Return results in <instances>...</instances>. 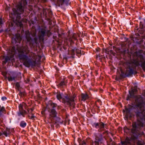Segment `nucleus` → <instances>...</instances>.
Here are the masks:
<instances>
[{
  "mask_svg": "<svg viewBox=\"0 0 145 145\" xmlns=\"http://www.w3.org/2000/svg\"><path fill=\"white\" fill-rule=\"evenodd\" d=\"M135 99L137 108L138 110L136 114L137 118V121L133 123V128L131 131L133 134L131 137H127L125 140L121 141V145H131L133 144L137 145H144V141L142 139L139 140L141 136L143 135V132H141L139 130L143 127L145 123V107L144 106L143 99L140 95H135L133 98Z\"/></svg>",
  "mask_w": 145,
  "mask_h": 145,
  "instance_id": "obj_1",
  "label": "nucleus"
},
{
  "mask_svg": "<svg viewBox=\"0 0 145 145\" xmlns=\"http://www.w3.org/2000/svg\"><path fill=\"white\" fill-rule=\"evenodd\" d=\"M17 49L19 52V57L20 60L23 62L24 65L27 67H35L36 61L39 62L40 61L41 56L30 52L27 45L18 47Z\"/></svg>",
  "mask_w": 145,
  "mask_h": 145,
  "instance_id": "obj_2",
  "label": "nucleus"
},
{
  "mask_svg": "<svg viewBox=\"0 0 145 145\" xmlns=\"http://www.w3.org/2000/svg\"><path fill=\"white\" fill-rule=\"evenodd\" d=\"M142 51L136 52L133 54V59L127 61L125 64L126 70L125 74L129 76L132 74L133 69L137 66H140L144 70H145V54Z\"/></svg>",
  "mask_w": 145,
  "mask_h": 145,
  "instance_id": "obj_3",
  "label": "nucleus"
},
{
  "mask_svg": "<svg viewBox=\"0 0 145 145\" xmlns=\"http://www.w3.org/2000/svg\"><path fill=\"white\" fill-rule=\"evenodd\" d=\"M22 3L24 6L27 3L26 0H22L21 2L19 3L17 5V10L15 9H13L14 14L15 16V17H13V21L16 23L17 25H19L20 27L22 26V24L20 19L21 17L20 15L23 13L24 11Z\"/></svg>",
  "mask_w": 145,
  "mask_h": 145,
  "instance_id": "obj_4",
  "label": "nucleus"
},
{
  "mask_svg": "<svg viewBox=\"0 0 145 145\" xmlns=\"http://www.w3.org/2000/svg\"><path fill=\"white\" fill-rule=\"evenodd\" d=\"M56 97L57 99L62 103H66L67 105L72 106L73 108L75 107V96H71L67 95H64L58 93L57 94Z\"/></svg>",
  "mask_w": 145,
  "mask_h": 145,
  "instance_id": "obj_5",
  "label": "nucleus"
},
{
  "mask_svg": "<svg viewBox=\"0 0 145 145\" xmlns=\"http://www.w3.org/2000/svg\"><path fill=\"white\" fill-rule=\"evenodd\" d=\"M25 33L27 40L28 42H29L30 44L31 45L33 46L35 43L37 44L39 43L38 39L36 37V31H35L33 33H31V35L34 37V39H33L30 37L29 31H26Z\"/></svg>",
  "mask_w": 145,
  "mask_h": 145,
  "instance_id": "obj_6",
  "label": "nucleus"
},
{
  "mask_svg": "<svg viewBox=\"0 0 145 145\" xmlns=\"http://www.w3.org/2000/svg\"><path fill=\"white\" fill-rule=\"evenodd\" d=\"M49 106L51 107L52 108L51 109H49L48 110V111L49 113L50 118L56 117L57 113L54 108L56 107L57 105L52 103V102H50L49 103Z\"/></svg>",
  "mask_w": 145,
  "mask_h": 145,
  "instance_id": "obj_7",
  "label": "nucleus"
},
{
  "mask_svg": "<svg viewBox=\"0 0 145 145\" xmlns=\"http://www.w3.org/2000/svg\"><path fill=\"white\" fill-rule=\"evenodd\" d=\"M26 106V104L24 103H22L19 105V107L20 112L18 114L19 116H20L22 115L23 117H25V115L26 114V112L25 110H24V108H25Z\"/></svg>",
  "mask_w": 145,
  "mask_h": 145,
  "instance_id": "obj_8",
  "label": "nucleus"
},
{
  "mask_svg": "<svg viewBox=\"0 0 145 145\" xmlns=\"http://www.w3.org/2000/svg\"><path fill=\"white\" fill-rule=\"evenodd\" d=\"M14 56L13 55L8 56L6 57L4 56L3 58L4 60L3 61V65L5 64L7 62L9 63L11 62L12 63H13L14 62Z\"/></svg>",
  "mask_w": 145,
  "mask_h": 145,
  "instance_id": "obj_9",
  "label": "nucleus"
},
{
  "mask_svg": "<svg viewBox=\"0 0 145 145\" xmlns=\"http://www.w3.org/2000/svg\"><path fill=\"white\" fill-rule=\"evenodd\" d=\"M46 35V29L45 28L40 29L38 32V36L40 41H43L44 40V37Z\"/></svg>",
  "mask_w": 145,
  "mask_h": 145,
  "instance_id": "obj_10",
  "label": "nucleus"
},
{
  "mask_svg": "<svg viewBox=\"0 0 145 145\" xmlns=\"http://www.w3.org/2000/svg\"><path fill=\"white\" fill-rule=\"evenodd\" d=\"M137 87L135 86L134 88H131V91H129V94L128 95L126 98L127 100H130L131 98H133L135 97V93L137 91Z\"/></svg>",
  "mask_w": 145,
  "mask_h": 145,
  "instance_id": "obj_11",
  "label": "nucleus"
},
{
  "mask_svg": "<svg viewBox=\"0 0 145 145\" xmlns=\"http://www.w3.org/2000/svg\"><path fill=\"white\" fill-rule=\"evenodd\" d=\"M105 124L102 122L100 123H94L93 124V126L96 128H99L98 131L101 132L103 130V128H104Z\"/></svg>",
  "mask_w": 145,
  "mask_h": 145,
  "instance_id": "obj_12",
  "label": "nucleus"
},
{
  "mask_svg": "<svg viewBox=\"0 0 145 145\" xmlns=\"http://www.w3.org/2000/svg\"><path fill=\"white\" fill-rule=\"evenodd\" d=\"M68 39L71 44H73L74 43L73 40H76L77 39V35L75 33H73L69 37Z\"/></svg>",
  "mask_w": 145,
  "mask_h": 145,
  "instance_id": "obj_13",
  "label": "nucleus"
},
{
  "mask_svg": "<svg viewBox=\"0 0 145 145\" xmlns=\"http://www.w3.org/2000/svg\"><path fill=\"white\" fill-rule=\"evenodd\" d=\"M126 114L125 117V120L130 118L132 116V114L130 112V110L129 108H125Z\"/></svg>",
  "mask_w": 145,
  "mask_h": 145,
  "instance_id": "obj_14",
  "label": "nucleus"
},
{
  "mask_svg": "<svg viewBox=\"0 0 145 145\" xmlns=\"http://www.w3.org/2000/svg\"><path fill=\"white\" fill-rule=\"evenodd\" d=\"M22 39L20 35V34H16L14 38H13L12 39V42H20Z\"/></svg>",
  "mask_w": 145,
  "mask_h": 145,
  "instance_id": "obj_15",
  "label": "nucleus"
},
{
  "mask_svg": "<svg viewBox=\"0 0 145 145\" xmlns=\"http://www.w3.org/2000/svg\"><path fill=\"white\" fill-rule=\"evenodd\" d=\"M94 135L95 137V140L101 141L103 138L102 135L101 134L99 133H94Z\"/></svg>",
  "mask_w": 145,
  "mask_h": 145,
  "instance_id": "obj_16",
  "label": "nucleus"
},
{
  "mask_svg": "<svg viewBox=\"0 0 145 145\" xmlns=\"http://www.w3.org/2000/svg\"><path fill=\"white\" fill-rule=\"evenodd\" d=\"M67 83V80H61L57 85L59 88H63L66 85Z\"/></svg>",
  "mask_w": 145,
  "mask_h": 145,
  "instance_id": "obj_17",
  "label": "nucleus"
},
{
  "mask_svg": "<svg viewBox=\"0 0 145 145\" xmlns=\"http://www.w3.org/2000/svg\"><path fill=\"white\" fill-rule=\"evenodd\" d=\"M81 96L82 98V100L83 101H85L89 97L88 95L86 93H82L81 94Z\"/></svg>",
  "mask_w": 145,
  "mask_h": 145,
  "instance_id": "obj_18",
  "label": "nucleus"
},
{
  "mask_svg": "<svg viewBox=\"0 0 145 145\" xmlns=\"http://www.w3.org/2000/svg\"><path fill=\"white\" fill-rule=\"evenodd\" d=\"M26 123L24 121H22L20 123V126L22 127H24L26 125Z\"/></svg>",
  "mask_w": 145,
  "mask_h": 145,
  "instance_id": "obj_19",
  "label": "nucleus"
},
{
  "mask_svg": "<svg viewBox=\"0 0 145 145\" xmlns=\"http://www.w3.org/2000/svg\"><path fill=\"white\" fill-rule=\"evenodd\" d=\"M76 52L77 53V55L79 56V55H80L81 54V50H80L78 49H76L75 50Z\"/></svg>",
  "mask_w": 145,
  "mask_h": 145,
  "instance_id": "obj_20",
  "label": "nucleus"
},
{
  "mask_svg": "<svg viewBox=\"0 0 145 145\" xmlns=\"http://www.w3.org/2000/svg\"><path fill=\"white\" fill-rule=\"evenodd\" d=\"M15 88L18 90H19L20 88V84L18 82L16 83L15 86Z\"/></svg>",
  "mask_w": 145,
  "mask_h": 145,
  "instance_id": "obj_21",
  "label": "nucleus"
},
{
  "mask_svg": "<svg viewBox=\"0 0 145 145\" xmlns=\"http://www.w3.org/2000/svg\"><path fill=\"white\" fill-rule=\"evenodd\" d=\"M51 33L49 30L47 31L46 30V34L47 36L48 37H49L51 35Z\"/></svg>",
  "mask_w": 145,
  "mask_h": 145,
  "instance_id": "obj_22",
  "label": "nucleus"
},
{
  "mask_svg": "<svg viewBox=\"0 0 145 145\" xmlns=\"http://www.w3.org/2000/svg\"><path fill=\"white\" fill-rule=\"evenodd\" d=\"M79 145H86V142L83 140V141L79 142Z\"/></svg>",
  "mask_w": 145,
  "mask_h": 145,
  "instance_id": "obj_23",
  "label": "nucleus"
},
{
  "mask_svg": "<svg viewBox=\"0 0 145 145\" xmlns=\"http://www.w3.org/2000/svg\"><path fill=\"white\" fill-rule=\"evenodd\" d=\"M34 110L33 108H31L30 109H27V111L29 113V114H33L32 112Z\"/></svg>",
  "mask_w": 145,
  "mask_h": 145,
  "instance_id": "obj_24",
  "label": "nucleus"
},
{
  "mask_svg": "<svg viewBox=\"0 0 145 145\" xmlns=\"http://www.w3.org/2000/svg\"><path fill=\"white\" fill-rule=\"evenodd\" d=\"M15 79V78L14 77L11 76H9L8 78V80L9 81H12Z\"/></svg>",
  "mask_w": 145,
  "mask_h": 145,
  "instance_id": "obj_25",
  "label": "nucleus"
},
{
  "mask_svg": "<svg viewBox=\"0 0 145 145\" xmlns=\"http://www.w3.org/2000/svg\"><path fill=\"white\" fill-rule=\"evenodd\" d=\"M101 141H99L98 140H95L94 143H95V145H99V142Z\"/></svg>",
  "mask_w": 145,
  "mask_h": 145,
  "instance_id": "obj_26",
  "label": "nucleus"
},
{
  "mask_svg": "<svg viewBox=\"0 0 145 145\" xmlns=\"http://www.w3.org/2000/svg\"><path fill=\"white\" fill-rule=\"evenodd\" d=\"M6 132H7V133L8 134V135H9L10 133V129H7L6 130Z\"/></svg>",
  "mask_w": 145,
  "mask_h": 145,
  "instance_id": "obj_27",
  "label": "nucleus"
},
{
  "mask_svg": "<svg viewBox=\"0 0 145 145\" xmlns=\"http://www.w3.org/2000/svg\"><path fill=\"white\" fill-rule=\"evenodd\" d=\"M31 114L32 115V116H29L28 117L30 119H33L35 118V116H34L33 114Z\"/></svg>",
  "mask_w": 145,
  "mask_h": 145,
  "instance_id": "obj_28",
  "label": "nucleus"
},
{
  "mask_svg": "<svg viewBox=\"0 0 145 145\" xmlns=\"http://www.w3.org/2000/svg\"><path fill=\"white\" fill-rule=\"evenodd\" d=\"M3 134L5 135L6 137H7L9 135L7 133V132H6V131H4L3 133Z\"/></svg>",
  "mask_w": 145,
  "mask_h": 145,
  "instance_id": "obj_29",
  "label": "nucleus"
},
{
  "mask_svg": "<svg viewBox=\"0 0 145 145\" xmlns=\"http://www.w3.org/2000/svg\"><path fill=\"white\" fill-rule=\"evenodd\" d=\"M19 95L21 97H22L24 96L25 95V93L24 92H20Z\"/></svg>",
  "mask_w": 145,
  "mask_h": 145,
  "instance_id": "obj_30",
  "label": "nucleus"
},
{
  "mask_svg": "<svg viewBox=\"0 0 145 145\" xmlns=\"http://www.w3.org/2000/svg\"><path fill=\"white\" fill-rule=\"evenodd\" d=\"M1 99L3 101H4L7 99V98L5 97H3L1 98Z\"/></svg>",
  "mask_w": 145,
  "mask_h": 145,
  "instance_id": "obj_31",
  "label": "nucleus"
},
{
  "mask_svg": "<svg viewBox=\"0 0 145 145\" xmlns=\"http://www.w3.org/2000/svg\"><path fill=\"white\" fill-rule=\"evenodd\" d=\"M3 24L2 19L0 18V26L1 25Z\"/></svg>",
  "mask_w": 145,
  "mask_h": 145,
  "instance_id": "obj_32",
  "label": "nucleus"
},
{
  "mask_svg": "<svg viewBox=\"0 0 145 145\" xmlns=\"http://www.w3.org/2000/svg\"><path fill=\"white\" fill-rule=\"evenodd\" d=\"M90 145H93V141H91L90 143Z\"/></svg>",
  "mask_w": 145,
  "mask_h": 145,
  "instance_id": "obj_33",
  "label": "nucleus"
},
{
  "mask_svg": "<svg viewBox=\"0 0 145 145\" xmlns=\"http://www.w3.org/2000/svg\"><path fill=\"white\" fill-rule=\"evenodd\" d=\"M125 131L126 130H129V129L127 128V127H126L124 128V129Z\"/></svg>",
  "mask_w": 145,
  "mask_h": 145,
  "instance_id": "obj_34",
  "label": "nucleus"
},
{
  "mask_svg": "<svg viewBox=\"0 0 145 145\" xmlns=\"http://www.w3.org/2000/svg\"><path fill=\"white\" fill-rule=\"evenodd\" d=\"M74 50H72V54H74Z\"/></svg>",
  "mask_w": 145,
  "mask_h": 145,
  "instance_id": "obj_35",
  "label": "nucleus"
},
{
  "mask_svg": "<svg viewBox=\"0 0 145 145\" xmlns=\"http://www.w3.org/2000/svg\"><path fill=\"white\" fill-rule=\"evenodd\" d=\"M3 134L0 132V136L2 135Z\"/></svg>",
  "mask_w": 145,
  "mask_h": 145,
  "instance_id": "obj_36",
  "label": "nucleus"
},
{
  "mask_svg": "<svg viewBox=\"0 0 145 145\" xmlns=\"http://www.w3.org/2000/svg\"><path fill=\"white\" fill-rule=\"evenodd\" d=\"M59 37H61V35H60V34H59Z\"/></svg>",
  "mask_w": 145,
  "mask_h": 145,
  "instance_id": "obj_37",
  "label": "nucleus"
},
{
  "mask_svg": "<svg viewBox=\"0 0 145 145\" xmlns=\"http://www.w3.org/2000/svg\"><path fill=\"white\" fill-rule=\"evenodd\" d=\"M15 49V48L14 47H12V49Z\"/></svg>",
  "mask_w": 145,
  "mask_h": 145,
  "instance_id": "obj_38",
  "label": "nucleus"
},
{
  "mask_svg": "<svg viewBox=\"0 0 145 145\" xmlns=\"http://www.w3.org/2000/svg\"><path fill=\"white\" fill-rule=\"evenodd\" d=\"M97 51H99V50H97Z\"/></svg>",
  "mask_w": 145,
  "mask_h": 145,
  "instance_id": "obj_39",
  "label": "nucleus"
}]
</instances>
